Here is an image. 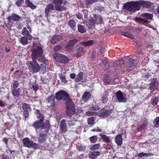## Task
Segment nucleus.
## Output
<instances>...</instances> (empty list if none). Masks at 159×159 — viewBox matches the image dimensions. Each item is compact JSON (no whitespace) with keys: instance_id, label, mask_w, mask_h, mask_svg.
<instances>
[{"instance_id":"1","label":"nucleus","mask_w":159,"mask_h":159,"mask_svg":"<svg viewBox=\"0 0 159 159\" xmlns=\"http://www.w3.org/2000/svg\"><path fill=\"white\" fill-rule=\"evenodd\" d=\"M31 57L33 61L38 60L40 62H46L45 57L43 55V50L39 44H33L31 49Z\"/></svg>"},{"instance_id":"2","label":"nucleus","mask_w":159,"mask_h":159,"mask_svg":"<svg viewBox=\"0 0 159 159\" xmlns=\"http://www.w3.org/2000/svg\"><path fill=\"white\" fill-rule=\"evenodd\" d=\"M141 5V1H131L124 4L123 6L130 12L133 13L140 9Z\"/></svg>"},{"instance_id":"3","label":"nucleus","mask_w":159,"mask_h":159,"mask_svg":"<svg viewBox=\"0 0 159 159\" xmlns=\"http://www.w3.org/2000/svg\"><path fill=\"white\" fill-rule=\"evenodd\" d=\"M56 98L58 100L66 101V104L72 101L70 98L68 93L63 90L60 91L56 94Z\"/></svg>"},{"instance_id":"4","label":"nucleus","mask_w":159,"mask_h":159,"mask_svg":"<svg viewBox=\"0 0 159 159\" xmlns=\"http://www.w3.org/2000/svg\"><path fill=\"white\" fill-rule=\"evenodd\" d=\"M141 16L142 17H136L135 18L134 20L139 23H147L149 22L148 20H151L153 17V15L152 14L147 13H144L142 14Z\"/></svg>"},{"instance_id":"5","label":"nucleus","mask_w":159,"mask_h":159,"mask_svg":"<svg viewBox=\"0 0 159 159\" xmlns=\"http://www.w3.org/2000/svg\"><path fill=\"white\" fill-rule=\"evenodd\" d=\"M36 112L37 113V117L39 118L40 120L39 121L35 122L33 126L36 129H38L41 127L42 129H43L44 128L43 122L44 120V117L42 114L39 113V110H37Z\"/></svg>"},{"instance_id":"6","label":"nucleus","mask_w":159,"mask_h":159,"mask_svg":"<svg viewBox=\"0 0 159 159\" xmlns=\"http://www.w3.org/2000/svg\"><path fill=\"white\" fill-rule=\"evenodd\" d=\"M27 64L30 70L34 73L38 72L40 69V66L35 60L33 61H28Z\"/></svg>"},{"instance_id":"7","label":"nucleus","mask_w":159,"mask_h":159,"mask_svg":"<svg viewBox=\"0 0 159 159\" xmlns=\"http://www.w3.org/2000/svg\"><path fill=\"white\" fill-rule=\"evenodd\" d=\"M66 114L67 116L70 117L75 113V104L72 101L66 104Z\"/></svg>"},{"instance_id":"8","label":"nucleus","mask_w":159,"mask_h":159,"mask_svg":"<svg viewBox=\"0 0 159 159\" xmlns=\"http://www.w3.org/2000/svg\"><path fill=\"white\" fill-rule=\"evenodd\" d=\"M102 17L98 14H93V17L89 21V24L91 26H94L96 24L101 23L102 21Z\"/></svg>"},{"instance_id":"9","label":"nucleus","mask_w":159,"mask_h":159,"mask_svg":"<svg viewBox=\"0 0 159 159\" xmlns=\"http://www.w3.org/2000/svg\"><path fill=\"white\" fill-rule=\"evenodd\" d=\"M23 142L24 146L26 147L32 148H36L38 147L36 143L31 141L27 137L24 138Z\"/></svg>"},{"instance_id":"10","label":"nucleus","mask_w":159,"mask_h":159,"mask_svg":"<svg viewBox=\"0 0 159 159\" xmlns=\"http://www.w3.org/2000/svg\"><path fill=\"white\" fill-rule=\"evenodd\" d=\"M116 98L119 102H126L127 101L126 95L125 94L119 90L116 93Z\"/></svg>"},{"instance_id":"11","label":"nucleus","mask_w":159,"mask_h":159,"mask_svg":"<svg viewBox=\"0 0 159 159\" xmlns=\"http://www.w3.org/2000/svg\"><path fill=\"white\" fill-rule=\"evenodd\" d=\"M63 1L62 0H53V3L55 5V9L59 11H62L66 9V7L62 6Z\"/></svg>"},{"instance_id":"12","label":"nucleus","mask_w":159,"mask_h":159,"mask_svg":"<svg viewBox=\"0 0 159 159\" xmlns=\"http://www.w3.org/2000/svg\"><path fill=\"white\" fill-rule=\"evenodd\" d=\"M99 135L101 136L103 140V141L106 143H108L107 144V145L106 146V148L107 149H110V148H108L109 146H110V147H111L112 143H111V140L110 139V137L107 136L106 135L100 134Z\"/></svg>"},{"instance_id":"13","label":"nucleus","mask_w":159,"mask_h":159,"mask_svg":"<svg viewBox=\"0 0 159 159\" xmlns=\"http://www.w3.org/2000/svg\"><path fill=\"white\" fill-rule=\"evenodd\" d=\"M54 10V6L53 4L50 3L48 5L45 10V15L47 18H48L50 13Z\"/></svg>"},{"instance_id":"14","label":"nucleus","mask_w":159,"mask_h":159,"mask_svg":"<svg viewBox=\"0 0 159 159\" xmlns=\"http://www.w3.org/2000/svg\"><path fill=\"white\" fill-rule=\"evenodd\" d=\"M60 128L62 133H65L67 131V125L65 119H63L61 122Z\"/></svg>"},{"instance_id":"15","label":"nucleus","mask_w":159,"mask_h":159,"mask_svg":"<svg viewBox=\"0 0 159 159\" xmlns=\"http://www.w3.org/2000/svg\"><path fill=\"white\" fill-rule=\"evenodd\" d=\"M100 153L98 151H94L93 152H90L88 154L89 158L91 159L95 158L99 156Z\"/></svg>"},{"instance_id":"16","label":"nucleus","mask_w":159,"mask_h":159,"mask_svg":"<svg viewBox=\"0 0 159 159\" xmlns=\"http://www.w3.org/2000/svg\"><path fill=\"white\" fill-rule=\"evenodd\" d=\"M21 34L24 36H27L29 40H31L32 39L33 36L30 34L29 31L26 27H24L22 30Z\"/></svg>"},{"instance_id":"17","label":"nucleus","mask_w":159,"mask_h":159,"mask_svg":"<svg viewBox=\"0 0 159 159\" xmlns=\"http://www.w3.org/2000/svg\"><path fill=\"white\" fill-rule=\"evenodd\" d=\"M62 39V36L60 35H54L51 40V43L54 44L58 41L61 40Z\"/></svg>"},{"instance_id":"18","label":"nucleus","mask_w":159,"mask_h":159,"mask_svg":"<svg viewBox=\"0 0 159 159\" xmlns=\"http://www.w3.org/2000/svg\"><path fill=\"white\" fill-rule=\"evenodd\" d=\"M126 64L127 67L129 68H132L135 66L136 64L135 60L130 58H129L128 59V61L127 62Z\"/></svg>"},{"instance_id":"19","label":"nucleus","mask_w":159,"mask_h":159,"mask_svg":"<svg viewBox=\"0 0 159 159\" xmlns=\"http://www.w3.org/2000/svg\"><path fill=\"white\" fill-rule=\"evenodd\" d=\"M141 5H143L144 7L148 8H153V4L152 3L150 2L142 1H141Z\"/></svg>"},{"instance_id":"20","label":"nucleus","mask_w":159,"mask_h":159,"mask_svg":"<svg viewBox=\"0 0 159 159\" xmlns=\"http://www.w3.org/2000/svg\"><path fill=\"white\" fill-rule=\"evenodd\" d=\"M20 17L18 15L14 14H12V15L9 16L8 17V20L10 21L12 20L15 21H18Z\"/></svg>"},{"instance_id":"21","label":"nucleus","mask_w":159,"mask_h":159,"mask_svg":"<svg viewBox=\"0 0 159 159\" xmlns=\"http://www.w3.org/2000/svg\"><path fill=\"white\" fill-rule=\"evenodd\" d=\"M116 142L118 146H121L122 143V136L120 134L117 135L115 139Z\"/></svg>"},{"instance_id":"22","label":"nucleus","mask_w":159,"mask_h":159,"mask_svg":"<svg viewBox=\"0 0 159 159\" xmlns=\"http://www.w3.org/2000/svg\"><path fill=\"white\" fill-rule=\"evenodd\" d=\"M78 30L79 32L83 33H85L86 31V29L84 25L80 24H79L77 25Z\"/></svg>"},{"instance_id":"23","label":"nucleus","mask_w":159,"mask_h":159,"mask_svg":"<svg viewBox=\"0 0 159 159\" xmlns=\"http://www.w3.org/2000/svg\"><path fill=\"white\" fill-rule=\"evenodd\" d=\"M68 25L73 30H75L76 29V24L74 20H70L68 22Z\"/></svg>"},{"instance_id":"24","label":"nucleus","mask_w":159,"mask_h":159,"mask_svg":"<svg viewBox=\"0 0 159 159\" xmlns=\"http://www.w3.org/2000/svg\"><path fill=\"white\" fill-rule=\"evenodd\" d=\"M46 135L45 134L41 132L39 135L38 137V142L39 143H42L45 140V137Z\"/></svg>"},{"instance_id":"25","label":"nucleus","mask_w":159,"mask_h":159,"mask_svg":"<svg viewBox=\"0 0 159 159\" xmlns=\"http://www.w3.org/2000/svg\"><path fill=\"white\" fill-rule=\"evenodd\" d=\"M21 92L20 88L12 90V93L16 98L20 95Z\"/></svg>"},{"instance_id":"26","label":"nucleus","mask_w":159,"mask_h":159,"mask_svg":"<svg viewBox=\"0 0 159 159\" xmlns=\"http://www.w3.org/2000/svg\"><path fill=\"white\" fill-rule=\"evenodd\" d=\"M55 100V97L54 96L51 95V96L48 97L46 100V101L48 103H50L51 105L52 106H54L55 103L54 102Z\"/></svg>"},{"instance_id":"27","label":"nucleus","mask_w":159,"mask_h":159,"mask_svg":"<svg viewBox=\"0 0 159 159\" xmlns=\"http://www.w3.org/2000/svg\"><path fill=\"white\" fill-rule=\"evenodd\" d=\"M83 73L82 72H80L77 75L75 81L76 82H80L83 79Z\"/></svg>"},{"instance_id":"28","label":"nucleus","mask_w":159,"mask_h":159,"mask_svg":"<svg viewBox=\"0 0 159 159\" xmlns=\"http://www.w3.org/2000/svg\"><path fill=\"white\" fill-rule=\"evenodd\" d=\"M28 37L23 36L20 38V42L23 45H25L28 43Z\"/></svg>"},{"instance_id":"29","label":"nucleus","mask_w":159,"mask_h":159,"mask_svg":"<svg viewBox=\"0 0 159 159\" xmlns=\"http://www.w3.org/2000/svg\"><path fill=\"white\" fill-rule=\"evenodd\" d=\"M93 43V40H89L88 41L83 42L81 43V44L84 47L89 46L92 45Z\"/></svg>"},{"instance_id":"30","label":"nucleus","mask_w":159,"mask_h":159,"mask_svg":"<svg viewBox=\"0 0 159 159\" xmlns=\"http://www.w3.org/2000/svg\"><path fill=\"white\" fill-rule=\"evenodd\" d=\"M113 80L109 78L108 75H105L103 81L104 84L107 85L110 84L111 81Z\"/></svg>"},{"instance_id":"31","label":"nucleus","mask_w":159,"mask_h":159,"mask_svg":"<svg viewBox=\"0 0 159 159\" xmlns=\"http://www.w3.org/2000/svg\"><path fill=\"white\" fill-rule=\"evenodd\" d=\"M62 55L59 53H56L53 55V57L55 60L58 62H60L61 60Z\"/></svg>"},{"instance_id":"32","label":"nucleus","mask_w":159,"mask_h":159,"mask_svg":"<svg viewBox=\"0 0 159 159\" xmlns=\"http://www.w3.org/2000/svg\"><path fill=\"white\" fill-rule=\"evenodd\" d=\"M111 113V111L110 110H108L106 111H102L100 113V116L102 117H105L109 116Z\"/></svg>"},{"instance_id":"33","label":"nucleus","mask_w":159,"mask_h":159,"mask_svg":"<svg viewBox=\"0 0 159 159\" xmlns=\"http://www.w3.org/2000/svg\"><path fill=\"white\" fill-rule=\"evenodd\" d=\"M90 97V94L89 92H85L83 96V100L85 102H86Z\"/></svg>"},{"instance_id":"34","label":"nucleus","mask_w":159,"mask_h":159,"mask_svg":"<svg viewBox=\"0 0 159 159\" xmlns=\"http://www.w3.org/2000/svg\"><path fill=\"white\" fill-rule=\"evenodd\" d=\"M22 107L23 111H30L31 110L30 105L24 103Z\"/></svg>"},{"instance_id":"35","label":"nucleus","mask_w":159,"mask_h":159,"mask_svg":"<svg viewBox=\"0 0 159 159\" xmlns=\"http://www.w3.org/2000/svg\"><path fill=\"white\" fill-rule=\"evenodd\" d=\"M69 61V59L66 57L62 55L61 60L59 62L62 63L66 64L68 63Z\"/></svg>"},{"instance_id":"36","label":"nucleus","mask_w":159,"mask_h":159,"mask_svg":"<svg viewBox=\"0 0 159 159\" xmlns=\"http://www.w3.org/2000/svg\"><path fill=\"white\" fill-rule=\"evenodd\" d=\"M101 147L100 143L94 144L91 146L90 148V149L91 150H95L99 149Z\"/></svg>"},{"instance_id":"37","label":"nucleus","mask_w":159,"mask_h":159,"mask_svg":"<svg viewBox=\"0 0 159 159\" xmlns=\"http://www.w3.org/2000/svg\"><path fill=\"white\" fill-rule=\"evenodd\" d=\"M25 3L29 7L32 9H34L36 8V6L34 5L29 0L26 1Z\"/></svg>"},{"instance_id":"38","label":"nucleus","mask_w":159,"mask_h":159,"mask_svg":"<svg viewBox=\"0 0 159 159\" xmlns=\"http://www.w3.org/2000/svg\"><path fill=\"white\" fill-rule=\"evenodd\" d=\"M77 42V40L76 39H74L70 40L68 43V45L66 46V47L67 48L68 46L72 47Z\"/></svg>"},{"instance_id":"39","label":"nucleus","mask_w":159,"mask_h":159,"mask_svg":"<svg viewBox=\"0 0 159 159\" xmlns=\"http://www.w3.org/2000/svg\"><path fill=\"white\" fill-rule=\"evenodd\" d=\"M121 34L122 35L129 38H130L134 39V36L133 35L125 32H123Z\"/></svg>"},{"instance_id":"40","label":"nucleus","mask_w":159,"mask_h":159,"mask_svg":"<svg viewBox=\"0 0 159 159\" xmlns=\"http://www.w3.org/2000/svg\"><path fill=\"white\" fill-rule=\"evenodd\" d=\"M76 53L78 54L81 53L83 51V48L82 47H80L78 45L76 46Z\"/></svg>"},{"instance_id":"41","label":"nucleus","mask_w":159,"mask_h":159,"mask_svg":"<svg viewBox=\"0 0 159 159\" xmlns=\"http://www.w3.org/2000/svg\"><path fill=\"white\" fill-rule=\"evenodd\" d=\"M58 75L60 79L61 80L62 82L63 83H66L67 82V81L63 75L61 73L59 74Z\"/></svg>"},{"instance_id":"42","label":"nucleus","mask_w":159,"mask_h":159,"mask_svg":"<svg viewBox=\"0 0 159 159\" xmlns=\"http://www.w3.org/2000/svg\"><path fill=\"white\" fill-rule=\"evenodd\" d=\"M159 101L158 98L157 97H155L152 99V104L154 105H156L157 104Z\"/></svg>"},{"instance_id":"43","label":"nucleus","mask_w":159,"mask_h":159,"mask_svg":"<svg viewBox=\"0 0 159 159\" xmlns=\"http://www.w3.org/2000/svg\"><path fill=\"white\" fill-rule=\"evenodd\" d=\"M98 114L97 112H95L92 111H88L86 113V115L88 116H91L93 115L95 116Z\"/></svg>"},{"instance_id":"44","label":"nucleus","mask_w":159,"mask_h":159,"mask_svg":"<svg viewBox=\"0 0 159 159\" xmlns=\"http://www.w3.org/2000/svg\"><path fill=\"white\" fill-rule=\"evenodd\" d=\"M98 139V137L97 136H93L90 138V140L91 142L94 143H95Z\"/></svg>"},{"instance_id":"45","label":"nucleus","mask_w":159,"mask_h":159,"mask_svg":"<svg viewBox=\"0 0 159 159\" xmlns=\"http://www.w3.org/2000/svg\"><path fill=\"white\" fill-rule=\"evenodd\" d=\"M94 121V117H90L88 120V123L89 125H93Z\"/></svg>"},{"instance_id":"46","label":"nucleus","mask_w":159,"mask_h":159,"mask_svg":"<svg viewBox=\"0 0 159 159\" xmlns=\"http://www.w3.org/2000/svg\"><path fill=\"white\" fill-rule=\"evenodd\" d=\"M108 99V98L106 95H103L100 100L103 103H105L107 102Z\"/></svg>"},{"instance_id":"47","label":"nucleus","mask_w":159,"mask_h":159,"mask_svg":"<svg viewBox=\"0 0 159 159\" xmlns=\"http://www.w3.org/2000/svg\"><path fill=\"white\" fill-rule=\"evenodd\" d=\"M77 148L79 151H82L83 152L86 149L85 146L82 145H80V146H77Z\"/></svg>"},{"instance_id":"48","label":"nucleus","mask_w":159,"mask_h":159,"mask_svg":"<svg viewBox=\"0 0 159 159\" xmlns=\"http://www.w3.org/2000/svg\"><path fill=\"white\" fill-rule=\"evenodd\" d=\"M101 61L102 64L106 67V68H107L109 66L108 63L106 60L103 59L101 60Z\"/></svg>"},{"instance_id":"49","label":"nucleus","mask_w":159,"mask_h":159,"mask_svg":"<svg viewBox=\"0 0 159 159\" xmlns=\"http://www.w3.org/2000/svg\"><path fill=\"white\" fill-rule=\"evenodd\" d=\"M157 84H153L152 83H151L150 88L151 90L154 91L157 88Z\"/></svg>"},{"instance_id":"50","label":"nucleus","mask_w":159,"mask_h":159,"mask_svg":"<svg viewBox=\"0 0 159 159\" xmlns=\"http://www.w3.org/2000/svg\"><path fill=\"white\" fill-rule=\"evenodd\" d=\"M67 124L70 126H72L75 125L76 121L74 120L67 121Z\"/></svg>"},{"instance_id":"51","label":"nucleus","mask_w":159,"mask_h":159,"mask_svg":"<svg viewBox=\"0 0 159 159\" xmlns=\"http://www.w3.org/2000/svg\"><path fill=\"white\" fill-rule=\"evenodd\" d=\"M149 155V153H144L143 152H142L141 153H140L138 154V156L140 157L141 158L143 157L144 156H148Z\"/></svg>"},{"instance_id":"52","label":"nucleus","mask_w":159,"mask_h":159,"mask_svg":"<svg viewBox=\"0 0 159 159\" xmlns=\"http://www.w3.org/2000/svg\"><path fill=\"white\" fill-rule=\"evenodd\" d=\"M97 0H86L85 3L86 4H91L96 2Z\"/></svg>"},{"instance_id":"53","label":"nucleus","mask_w":159,"mask_h":159,"mask_svg":"<svg viewBox=\"0 0 159 159\" xmlns=\"http://www.w3.org/2000/svg\"><path fill=\"white\" fill-rule=\"evenodd\" d=\"M32 88L35 92H36L38 89L39 87L37 84H34L32 85Z\"/></svg>"},{"instance_id":"54","label":"nucleus","mask_w":159,"mask_h":159,"mask_svg":"<svg viewBox=\"0 0 159 159\" xmlns=\"http://www.w3.org/2000/svg\"><path fill=\"white\" fill-rule=\"evenodd\" d=\"M153 123L156 126L159 125V116L154 120Z\"/></svg>"},{"instance_id":"55","label":"nucleus","mask_w":159,"mask_h":159,"mask_svg":"<svg viewBox=\"0 0 159 159\" xmlns=\"http://www.w3.org/2000/svg\"><path fill=\"white\" fill-rule=\"evenodd\" d=\"M29 111H23V116L25 118L28 117L29 116Z\"/></svg>"},{"instance_id":"56","label":"nucleus","mask_w":159,"mask_h":159,"mask_svg":"<svg viewBox=\"0 0 159 159\" xmlns=\"http://www.w3.org/2000/svg\"><path fill=\"white\" fill-rule=\"evenodd\" d=\"M23 0H18L16 2V4L18 7L20 6L23 2Z\"/></svg>"},{"instance_id":"57","label":"nucleus","mask_w":159,"mask_h":159,"mask_svg":"<svg viewBox=\"0 0 159 159\" xmlns=\"http://www.w3.org/2000/svg\"><path fill=\"white\" fill-rule=\"evenodd\" d=\"M83 112V110L81 109H75V113H76V115H81L82 114Z\"/></svg>"},{"instance_id":"58","label":"nucleus","mask_w":159,"mask_h":159,"mask_svg":"<svg viewBox=\"0 0 159 159\" xmlns=\"http://www.w3.org/2000/svg\"><path fill=\"white\" fill-rule=\"evenodd\" d=\"M13 89H16L19 85V82L16 81H15L13 83Z\"/></svg>"},{"instance_id":"59","label":"nucleus","mask_w":159,"mask_h":159,"mask_svg":"<svg viewBox=\"0 0 159 159\" xmlns=\"http://www.w3.org/2000/svg\"><path fill=\"white\" fill-rule=\"evenodd\" d=\"M85 18H88V11L87 10H84L82 11Z\"/></svg>"},{"instance_id":"60","label":"nucleus","mask_w":159,"mask_h":159,"mask_svg":"<svg viewBox=\"0 0 159 159\" xmlns=\"http://www.w3.org/2000/svg\"><path fill=\"white\" fill-rule=\"evenodd\" d=\"M61 47L57 45L54 48V50L56 52L58 51L59 50H60L61 49Z\"/></svg>"},{"instance_id":"61","label":"nucleus","mask_w":159,"mask_h":159,"mask_svg":"<svg viewBox=\"0 0 159 159\" xmlns=\"http://www.w3.org/2000/svg\"><path fill=\"white\" fill-rule=\"evenodd\" d=\"M145 126V125L144 124H143L142 125L139 126L138 128V130H137L138 131H140L142 130L144 128V126Z\"/></svg>"},{"instance_id":"62","label":"nucleus","mask_w":159,"mask_h":159,"mask_svg":"<svg viewBox=\"0 0 159 159\" xmlns=\"http://www.w3.org/2000/svg\"><path fill=\"white\" fill-rule=\"evenodd\" d=\"M124 60L121 59L120 60L118 61H117V63H118V65L120 66H122L124 64Z\"/></svg>"},{"instance_id":"63","label":"nucleus","mask_w":159,"mask_h":159,"mask_svg":"<svg viewBox=\"0 0 159 159\" xmlns=\"http://www.w3.org/2000/svg\"><path fill=\"white\" fill-rule=\"evenodd\" d=\"M77 17L79 19H81L83 18V15L80 13H78L76 15Z\"/></svg>"},{"instance_id":"64","label":"nucleus","mask_w":159,"mask_h":159,"mask_svg":"<svg viewBox=\"0 0 159 159\" xmlns=\"http://www.w3.org/2000/svg\"><path fill=\"white\" fill-rule=\"evenodd\" d=\"M75 74L74 73H72L70 75V77L72 79H74L75 78Z\"/></svg>"}]
</instances>
